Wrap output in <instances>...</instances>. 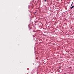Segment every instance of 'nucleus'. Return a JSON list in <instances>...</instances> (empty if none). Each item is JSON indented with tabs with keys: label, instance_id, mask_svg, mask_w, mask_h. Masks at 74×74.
<instances>
[{
	"label": "nucleus",
	"instance_id": "1",
	"mask_svg": "<svg viewBox=\"0 0 74 74\" xmlns=\"http://www.w3.org/2000/svg\"><path fill=\"white\" fill-rule=\"evenodd\" d=\"M73 8H74V6H73L71 7V9H72Z\"/></svg>",
	"mask_w": 74,
	"mask_h": 74
},
{
	"label": "nucleus",
	"instance_id": "2",
	"mask_svg": "<svg viewBox=\"0 0 74 74\" xmlns=\"http://www.w3.org/2000/svg\"><path fill=\"white\" fill-rule=\"evenodd\" d=\"M72 5H73V3H72L71 4V6H72Z\"/></svg>",
	"mask_w": 74,
	"mask_h": 74
},
{
	"label": "nucleus",
	"instance_id": "3",
	"mask_svg": "<svg viewBox=\"0 0 74 74\" xmlns=\"http://www.w3.org/2000/svg\"><path fill=\"white\" fill-rule=\"evenodd\" d=\"M47 1V0H45V1H44L45 2V1Z\"/></svg>",
	"mask_w": 74,
	"mask_h": 74
}]
</instances>
